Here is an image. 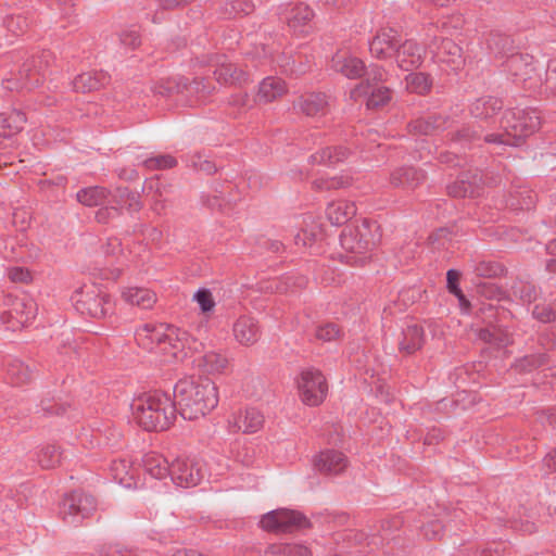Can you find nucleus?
Segmentation results:
<instances>
[{
    "label": "nucleus",
    "mask_w": 556,
    "mask_h": 556,
    "mask_svg": "<svg viewBox=\"0 0 556 556\" xmlns=\"http://www.w3.org/2000/svg\"><path fill=\"white\" fill-rule=\"evenodd\" d=\"M428 47L438 61L445 63L452 71H458L464 66L463 49L452 39L434 37Z\"/></svg>",
    "instance_id": "obj_13"
},
{
    "label": "nucleus",
    "mask_w": 556,
    "mask_h": 556,
    "mask_svg": "<svg viewBox=\"0 0 556 556\" xmlns=\"http://www.w3.org/2000/svg\"><path fill=\"white\" fill-rule=\"evenodd\" d=\"M503 109V101L498 98L485 96L477 99L472 104L470 112L473 117L486 119L498 113Z\"/></svg>",
    "instance_id": "obj_32"
},
{
    "label": "nucleus",
    "mask_w": 556,
    "mask_h": 556,
    "mask_svg": "<svg viewBox=\"0 0 556 556\" xmlns=\"http://www.w3.org/2000/svg\"><path fill=\"white\" fill-rule=\"evenodd\" d=\"M406 89L409 92L425 94L432 85L430 76L422 72L410 73L405 77Z\"/></svg>",
    "instance_id": "obj_46"
},
{
    "label": "nucleus",
    "mask_w": 556,
    "mask_h": 556,
    "mask_svg": "<svg viewBox=\"0 0 556 556\" xmlns=\"http://www.w3.org/2000/svg\"><path fill=\"white\" fill-rule=\"evenodd\" d=\"M191 164L195 169L203 172L206 175H212L216 172V165L212 161L203 159L201 154L193 155Z\"/></svg>",
    "instance_id": "obj_61"
},
{
    "label": "nucleus",
    "mask_w": 556,
    "mask_h": 556,
    "mask_svg": "<svg viewBox=\"0 0 556 556\" xmlns=\"http://www.w3.org/2000/svg\"><path fill=\"white\" fill-rule=\"evenodd\" d=\"M547 363V355L545 353L525 355L516 359L513 368L517 372H530Z\"/></svg>",
    "instance_id": "obj_47"
},
{
    "label": "nucleus",
    "mask_w": 556,
    "mask_h": 556,
    "mask_svg": "<svg viewBox=\"0 0 556 556\" xmlns=\"http://www.w3.org/2000/svg\"><path fill=\"white\" fill-rule=\"evenodd\" d=\"M477 293L486 300H504L507 293L501 287L491 282H480L476 286Z\"/></svg>",
    "instance_id": "obj_53"
},
{
    "label": "nucleus",
    "mask_w": 556,
    "mask_h": 556,
    "mask_svg": "<svg viewBox=\"0 0 556 556\" xmlns=\"http://www.w3.org/2000/svg\"><path fill=\"white\" fill-rule=\"evenodd\" d=\"M260 525L262 529L275 533H291L311 528V521L302 513L286 508L265 514Z\"/></svg>",
    "instance_id": "obj_8"
},
{
    "label": "nucleus",
    "mask_w": 556,
    "mask_h": 556,
    "mask_svg": "<svg viewBox=\"0 0 556 556\" xmlns=\"http://www.w3.org/2000/svg\"><path fill=\"white\" fill-rule=\"evenodd\" d=\"M298 387L303 403L308 406H317L323 403L328 392L326 378L321 371L314 368L301 372Z\"/></svg>",
    "instance_id": "obj_11"
},
{
    "label": "nucleus",
    "mask_w": 556,
    "mask_h": 556,
    "mask_svg": "<svg viewBox=\"0 0 556 556\" xmlns=\"http://www.w3.org/2000/svg\"><path fill=\"white\" fill-rule=\"evenodd\" d=\"M379 225L375 220L364 218L361 224L346 226L341 236V247L350 253L359 256H350L354 263L364 264L365 255L380 240Z\"/></svg>",
    "instance_id": "obj_4"
},
{
    "label": "nucleus",
    "mask_w": 556,
    "mask_h": 556,
    "mask_svg": "<svg viewBox=\"0 0 556 556\" xmlns=\"http://www.w3.org/2000/svg\"><path fill=\"white\" fill-rule=\"evenodd\" d=\"M174 403L186 420H197L213 410L218 404V391L208 378H184L174 387Z\"/></svg>",
    "instance_id": "obj_1"
},
{
    "label": "nucleus",
    "mask_w": 556,
    "mask_h": 556,
    "mask_svg": "<svg viewBox=\"0 0 556 556\" xmlns=\"http://www.w3.org/2000/svg\"><path fill=\"white\" fill-rule=\"evenodd\" d=\"M123 299L131 304L137 305L143 309L152 308L156 302V294L143 288H128L123 292Z\"/></svg>",
    "instance_id": "obj_36"
},
{
    "label": "nucleus",
    "mask_w": 556,
    "mask_h": 556,
    "mask_svg": "<svg viewBox=\"0 0 556 556\" xmlns=\"http://www.w3.org/2000/svg\"><path fill=\"white\" fill-rule=\"evenodd\" d=\"M136 422L146 431L167 430L176 418V404L166 393H146L130 405Z\"/></svg>",
    "instance_id": "obj_2"
},
{
    "label": "nucleus",
    "mask_w": 556,
    "mask_h": 556,
    "mask_svg": "<svg viewBox=\"0 0 556 556\" xmlns=\"http://www.w3.org/2000/svg\"><path fill=\"white\" fill-rule=\"evenodd\" d=\"M233 334L240 344L253 345L261 337L258 321L252 316H240L233 325Z\"/></svg>",
    "instance_id": "obj_26"
},
{
    "label": "nucleus",
    "mask_w": 556,
    "mask_h": 556,
    "mask_svg": "<svg viewBox=\"0 0 556 556\" xmlns=\"http://www.w3.org/2000/svg\"><path fill=\"white\" fill-rule=\"evenodd\" d=\"M363 77H365V80L352 91V94L355 92L367 93L368 89L378 87L380 83L386 80L387 71L381 65L370 64L368 67L365 66V73Z\"/></svg>",
    "instance_id": "obj_40"
},
{
    "label": "nucleus",
    "mask_w": 556,
    "mask_h": 556,
    "mask_svg": "<svg viewBox=\"0 0 556 556\" xmlns=\"http://www.w3.org/2000/svg\"><path fill=\"white\" fill-rule=\"evenodd\" d=\"M144 471L154 479H164L170 475V465L167 459L155 452H149L142 457Z\"/></svg>",
    "instance_id": "obj_29"
},
{
    "label": "nucleus",
    "mask_w": 556,
    "mask_h": 556,
    "mask_svg": "<svg viewBox=\"0 0 556 556\" xmlns=\"http://www.w3.org/2000/svg\"><path fill=\"white\" fill-rule=\"evenodd\" d=\"M316 228L317 227H314L309 231L303 229L301 232H298L294 237L295 244L307 247L317 241L323 235L320 231H317Z\"/></svg>",
    "instance_id": "obj_58"
},
{
    "label": "nucleus",
    "mask_w": 556,
    "mask_h": 556,
    "mask_svg": "<svg viewBox=\"0 0 556 556\" xmlns=\"http://www.w3.org/2000/svg\"><path fill=\"white\" fill-rule=\"evenodd\" d=\"M326 213L332 225L340 226L348 223L356 214V206L353 202L340 200L330 203Z\"/></svg>",
    "instance_id": "obj_30"
},
{
    "label": "nucleus",
    "mask_w": 556,
    "mask_h": 556,
    "mask_svg": "<svg viewBox=\"0 0 556 556\" xmlns=\"http://www.w3.org/2000/svg\"><path fill=\"white\" fill-rule=\"evenodd\" d=\"M193 362L201 372L208 375L222 374L228 366L227 357L215 351H208Z\"/></svg>",
    "instance_id": "obj_27"
},
{
    "label": "nucleus",
    "mask_w": 556,
    "mask_h": 556,
    "mask_svg": "<svg viewBox=\"0 0 556 556\" xmlns=\"http://www.w3.org/2000/svg\"><path fill=\"white\" fill-rule=\"evenodd\" d=\"M75 309L85 316L103 318L113 308L110 295L94 283H85L71 296Z\"/></svg>",
    "instance_id": "obj_6"
},
{
    "label": "nucleus",
    "mask_w": 556,
    "mask_h": 556,
    "mask_svg": "<svg viewBox=\"0 0 556 556\" xmlns=\"http://www.w3.org/2000/svg\"><path fill=\"white\" fill-rule=\"evenodd\" d=\"M97 509L96 498L83 491L66 494L60 508L62 519L77 525L80 519L90 517Z\"/></svg>",
    "instance_id": "obj_10"
},
{
    "label": "nucleus",
    "mask_w": 556,
    "mask_h": 556,
    "mask_svg": "<svg viewBox=\"0 0 556 556\" xmlns=\"http://www.w3.org/2000/svg\"><path fill=\"white\" fill-rule=\"evenodd\" d=\"M481 139V130L475 125H464L460 129L450 134V140L455 148L470 149Z\"/></svg>",
    "instance_id": "obj_34"
},
{
    "label": "nucleus",
    "mask_w": 556,
    "mask_h": 556,
    "mask_svg": "<svg viewBox=\"0 0 556 556\" xmlns=\"http://www.w3.org/2000/svg\"><path fill=\"white\" fill-rule=\"evenodd\" d=\"M505 71L516 80L527 83L532 78L535 71L533 58L529 54L514 52L507 55L503 62Z\"/></svg>",
    "instance_id": "obj_20"
},
{
    "label": "nucleus",
    "mask_w": 556,
    "mask_h": 556,
    "mask_svg": "<svg viewBox=\"0 0 556 556\" xmlns=\"http://www.w3.org/2000/svg\"><path fill=\"white\" fill-rule=\"evenodd\" d=\"M421 530L425 538L435 540L441 538L443 526L440 520H432L425 525Z\"/></svg>",
    "instance_id": "obj_63"
},
{
    "label": "nucleus",
    "mask_w": 556,
    "mask_h": 556,
    "mask_svg": "<svg viewBox=\"0 0 556 556\" xmlns=\"http://www.w3.org/2000/svg\"><path fill=\"white\" fill-rule=\"evenodd\" d=\"M214 76L217 81L223 84H241L247 80V75L242 70H239L236 64L226 62L223 60L222 62L216 61V68L214 70Z\"/></svg>",
    "instance_id": "obj_31"
},
{
    "label": "nucleus",
    "mask_w": 556,
    "mask_h": 556,
    "mask_svg": "<svg viewBox=\"0 0 556 556\" xmlns=\"http://www.w3.org/2000/svg\"><path fill=\"white\" fill-rule=\"evenodd\" d=\"M348 466V460L343 453L336 450H326L320 452L314 459V467L324 475H338Z\"/></svg>",
    "instance_id": "obj_24"
},
{
    "label": "nucleus",
    "mask_w": 556,
    "mask_h": 556,
    "mask_svg": "<svg viewBox=\"0 0 556 556\" xmlns=\"http://www.w3.org/2000/svg\"><path fill=\"white\" fill-rule=\"evenodd\" d=\"M293 110L308 117L324 116L329 109V97L325 92H305L293 101Z\"/></svg>",
    "instance_id": "obj_16"
},
{
    "label": "nucleus",
    "mask_w": 556,
    "mask_h": 556,
    "mask_svg": "<svg viewBox=\"0 0 556 556\" xmlns=\"http://www.w3.org/2000/svg\"><path fill=\"white\" fill-rule=\"evenodd\" d=\"M425 173L414 166H402L390 174V184L394 188L415 190L425 181Z\"/></svg>",
    "instance_id": "obj_23"
},
{
    "label": "nucleus",
    "mask_w": 556,
    "mask_h": 556,
    "mask_svg": "<svg viewBox=\"0 0 556 556\" xmlns=\"http://www.w3.org/2000/svg\"><path fill=\"white\" fill-rule=\"evenodd\" d=\"M99 556H136L131 549H128L124 547L123 545L116 543V544H109L106 546H103L100 552Z\"/></svg>",
    "instance_id": "obj_60"
},
{
    "label": "nucleus",
    "mask_w": 556,
    "mask_h": 556,
    "mask_svg": "<svg viewBox=\"0 0 556 556\" xmlns=\"http://www.w3.org/2000/svg\"><path fill=\"white\" fill-rule=\"evenodd\" d=\"M424 48L414 40L399 41L392 59L401 70L409 71L418 67L424 58Z\"/></svg>",
    "instance_id": "obj_18"
},
{
    "label": "nucleus",
    "mask_w": 556,
    "mask_h": 556,
    "mask_svg": "<svg viewBox=\"0 0 556 556\" xmlns=\"http://www.w3.org/2000/svg\"><path fill=\"white\" fill-rule=\"evenodd\" d=\"M486 46L495 56H507L513 49V40L507 35L492 33L486 39Z\"/></svg>",
    "instance_id": "obj_45"
},
{
    "label": "nucleus",
    "mask_w": 556,
    "mask_h": 556,
    "mask_svg": "<svg viewBox=\"0 0 556 556\" xmlns=\"http://www.w3.org/2000/svg\"><path fill=\"white\" fill-rule=\"evenodd\" d=\"M152 91L154 94L162 97H172L175 93H186L187 96L202 93L204 96L210 92L203 78H194L190 81L186 77L162 79L155 83L152 87Z\"/></svg>",
    "instance_id": "obj_12"
},
{
    "label": "nucleus",
    "mask_w": 556,
    "mask_h": 556,
    "mask_svg": "<svg viewBox=\"0 0 556 556\" xmlns=\"http://www.w3.org/2000/svg\"><path fill=\"white\" fill-rule=\"evenodd\" d=\"M513 295L523 304H530L538 299V290L534 285L518 280L511 286Z\"/></svg>",
    "instance_id": "obj_48"
},
{
    "label": "nucleus",
    "mask_w": 556,
    "mask_h": 556,
    "mask_svg": "<svg viewBox=\"0 0 556 556\" xmlns=\"http://www.w3.org/2000/svg\"><path fill=\"white\" fill-rule=\"evenodd\" d=\"M170 480L178 486H195L202 479L203 473L199 464L188 458H176L170 464Z\"/></svg>",
    "instance_id": "obj_14"
},
{
    "label": "nucleus",
    "mask_w": 556,
    "mask_h": 556,
    "mask_svg": "<svg viewBox=\"0 0 556 556\" xmlns=\"http://www.w3.org/2000/svg\"><path fill=\"white\" fill-rule=\"evenodd\" d=\"M110 470L113 479L119 484L130 488L134 483V476L131 473V466L125 459L113 460Z\"/></svg>",
    "instance_id": "obj_44"
},
{
    "label": "nucleus",
    "mask_w": 556,
    "mask_h": 556,
    "mask_svg": "<svg viewBox=\"0 0 556 556\" xmlns=\"http://www.w3.org/2000/svg\"><path fill=\"white\" fill-rule=\"evenodd\" d=\"M472 271L477 277L494 279L505 276L507 269L502 263L497 261L481 260L473 263Z\"/></svg>",
    "instance_id": "obj_42"
},
{
    "label": "nucleus",
    "mask_w": 556,
    "mask_h": 556,
    "mask_svg": "<svg viewBox=\"0 0 556 556\" xmlns=\"http://www.w3.org/2000/svg\"><path fill=\"white\" fill-rule=\"evenodd\" d=\"M266 556H313L308 546L302 543H278L269 545Z\"/></svg>",
    "instance_id": "obj_39"
},
{
    "label": "nucleus",
    "mask_w": 556,
    "mask_h": 556,
    "mask_svg": "<svg viewBox=\"0 0 556 556\" xmlns=\"http://www.w3.org/2000/svg\"><path fill=\"white\" fill-rule=\"evenodd\" d=\"M110 77L104 72H87L77 75L73 80V87L78 92H91L105 86Z\"/></svg>",
    "instance_id": "obj_28"
},
{
    "label": "nucleus",
    "mask_w": 556,
    "mask_h": 556,
    "mask_svg": "<svg viewBox=\"0 0 556 556\" xmlns=\"http://www.w3.org/2000/svg\"><path fill=\"white\" fill-rule=\"evenodd\" d=\"M331 68L349 79H357L364 76L365 63L359 58L346 51H338L331 59Z\"/></svg>",
    "instance_id": "obj_19"
},
{
    "label": "nucleus",
    "mask_w": 556,
    "mask_h": 556,
    "mask_svg": "<svg viewBox=\"0 0 556 556\" xmlns=\"http://www.w3.org/2000/svg\"><path fill=\"white\" fill-rule=\"evenodd\" d=\"M287 92L286 83L278 77H266L258 88V100L265 103L275 101Z\"/></svg>",
    "instance_id": "obj_33"
},
{
    "label": "nucleus",
    "mask_w": 556,
    "mask_h": 556,
    "mask_svg": "<svg viewBox=\"0 0 556 556\" xmlns=\"http://www.w3.org/2000/svg\"><path fill=\"white\" fill-rule=\"evenodd\" d=\"M109 192L105 188L94 186L79 190L76 194L78 202L86 206L101 205L106 199Z\"/></svg>",
    "instance_id": "obj_43"
},
{
    "label": "nucleus",
    "mask_w": 556,
    "mask_h": 556,
    "mask_svg": "<svg viewBox=\"0 0 556 556\" xmlns=\"http://www.w3.org/2000/svg\"><path fill=\"white\" fill-rule=\"evenodd\" d=\"M340 329L336 324L320 325L315 330V338L323 342H330L339 338Z\"/></svg>",
    "instance_id": "obj_55"
},
{
    "label": "nucleus",
    "mask_w": 556,
    "mask_h": 556,
    "mask_svg": "<svg viewBox=\"0 0 556 556\" xmlns=\"http://www.w3.org/2000/svg\"><path fill=\"white\" fill-rule=\"evenodd\" d=\"M119 41L123 46L130 49H136L141 43L140 35L135 29L123 30L119 34Z\"/></svg>",
    "instance_id": "obj_62"
},
{
    "label": "nucleus",
    "mask_w": 556,
    "mask_h": 556,
    "mask_svg": "<svg viewBox=\"0 0 556 556\" xmlns=\"http://www.w3.org/2000/svg\"><path fill=\"white\" fill-rule=\"evenodd\" d=\"M121 214V211L117 206H104L97 211L96 219L100 224H106L111 219L117 217Z\"/></svg>",
    "instance_id": "obj_64"
},
{
    "label": "nucleus",
    "mask_w": 556,
    "mask_h": 556,
    "mask_svg": "<svg viewBox=\"0 0 556 556\" xmlns=\"http://www.w3.org/2000/svg\"><path fill=\"white\" fill-rule=\"evenodd\" d=\"M193 300L199 304L202 313H208L215 307V301L208 289H199L194 293Z\"/></svg>",
    "instance_id": "obj_56"
},
{
    "label": "nucleus",
    "mask_w": 556,
    "mask_h": 556,
    "mask_svg": "<svg viewBox=\"0 0 556 556\" xmlns=\"http://www.w3.org/2000/svg\"><path fill=\"white\" fill-rule=\"evenodd\" d=\"M532 316L541 323H552L556 318V309L545 304H538L533 307Z\"/></svg>",
    "instance_id": "obj_57"
},
{
    "label": "nucleus",
    "mask_w": 556,
    "mask_h": 556,
    "mask_svg": "<svg viewBox=\"0 0 556 556\" xmlns=\"http://www.w3.org/2000/svg\"><path fill=\"white\" fill-rule=\"evenodd\" d=\"M254 9L255 5L251 0H232L225 4V14L228 17L235 18L251 14Z\"/></svg>",
    "instance_id": "obj_52"
},
{
    "label": "nucleus",
    "mask_w": 556,
    "mask_h": 556,
    "mask_svg": "<svg viewBox=\"0 0 556 556\" xmlns=\"http://www.w3.org/2000/svg\"><path fill=\"white\" fill-rule=\"evenodd\" d=\"M62 453L52 444L43 446L38 453V463L42 468H54L61 463Z\"/></svg>",
    "instance_id": "obj_50"
},
{
    "label": "nucleus",
    "mask_w": 556,
    "mask_h": 556,
    "mask_svg": "<svg viewBox=\"0 0 556 556\" xmlns=\"http://www.w3.org/2000/svg\"><path fill=\"white\" fill-rule=\"evenodd\" d=\"M313 10L305 3H296L286 12L285 20L289 28L296 35H305L312 30Z\"/></svg>",
    "instance_id": "obj_21"
},
{
    "label": "nucleus",
    "mask_w": 556,
    "mask_h": 556,
    "mask_svg": "<svg viewBox=\"0 0 556 556\" xmlns=\"http://www.w3.org/2000/svg\"><path fill=\"white\" fill-rule=\"evenodd\" d=\"M33 375V368L20 359H13L8 363L7 377L14 386L28 383Z\"/></svg>",
    "instance_id": "obj_38"
},
{
    "label": "nucleus",
    "mask_w": 556,
    "mask_h": 556,
    "mask_svg": "<svg viewBox=\"0 0 556 556\" xmlns=\"http://www.w3.org/2000/svg\"><path fill=\"white\" fill-rule=\"evenodd\" d=\"M52 54L42 51L39 55L27 59L14 77L2 80L3 87L10 91L31 90L38 87L46 77Z\"/></svg>",
    "instance_id": "obj_5"
},
{
    "label": "nucleus",
    "mask_w": 556,
    "mask_h": 556,
    "mask_svg": "<svg viewBox=\"0 0 556 556\" xmlns=\"http://www.w3.org/2000/svg\"><path fill=\"white\" fill-rule=\"evenodd\" d=\"M450 127V118L440 114L418 117L407 124V130L413 135H433Z\"/></svg>",
    "instance_id": "obj_25"
},
{
    "label": "nucleus",
    "mask_w": 556,
    "mask_h": 556,
    "mask_svg": "<svg viewBox=\"0 0 556 556\" xmlns=\"http://www.w3.org/2000/svg\"><path fill=\"white\" fill-rule=\"evenodd\" d=\"M426 342L425 330L420 325L412 324L402 329L397 338V349L403 355H413Z\"/></svg>",
    "instance_id": "obj_22"
},
{
    "label": "nucleus",
    "mask_w": 556,
    "mask_h": 556,
    "mask_svg": "<svg viewBox=\"0 0 556 556\" xmlns=\"http://www.w3.org/2000/svg\"><path fill=\"white\" fill-rule=\"evenodd\" d=\"M8 277L13 282L28 283L31 281V273L24 267H10L8 269Z\"/></svg>",
    "instance_id": "obj_59"
},
{
    "label": "nucleus",
    "mask_w": 556,
    "mask_h": 556,
    "mask_svg": "<svg viewBox=\"0 0 556 556\" xmlns=\"http://www.w3.org/2000/svg\"><path fill=\"white\" fill-rule=\"evenodd\" d=\"M399 41L397 30L393 28H380L371 40H369L371 56L378 60L392 59Z\"/></svg>",
    "instance_id": "obj_15"
},
{
    "label": "nucleus",
    "mask_w": 556,
    "mask_h": 556,
    "mask_svg": "<svg viewBox=\"0 0 556 556\" xmlns=\"http://www.w3.org/2000/svg\"><path fill=\"white\" fill-rule=\"evenodd\" d=\"M370 89L371 90L367 92L369 93L366 102L368 109H378L387 105L391 101L392 91L390 88L378 86Z\"/></svg>",
    "instance_id": "obj_49"
},
{
    "label": "nucleus",
    "mask_w": 556,
    "mask_h": 556,
    "mask_svg": "<svg viewBox=\"0 0 556 556\" xmlns=\"http://www.w3.org/2000/svg\"><path fill=\"white\" fill-rule=\"evenodd\" d=\"M26 123V116L21 111H11L9 113H0V135L10 137L20 132Z\"/></svg>",
    "instance_id": "obj_37"
},
{
    "label": "nucleus",
    "mask_w": 556,
    "mask_h": 556,
    "mask_svg": "<svg viewBox=\"0 0 556 556\" xmlns=\"http://www.w3.org/2000/svg\"><path fill=\"white\" fill-rule=\"evenodd\" d=\"M502 128L511 139L513 147H519L541 126V117L535 109H513L504 113Z\"/></svg>",
    "instance_id": "obj_7"
},
{
    "label": "nucleus",
    "mask_w": 556,
    "mask_h": 556,
    "mask_svg": "<svg viewBox=\"0 0 556 556\" xmlns=\"http://www.w3.org/2000/svg\"><path fill=\"white\" fill-rule=\"evenodd\" d=\"M137 340L151 352L159 354L166 364L182 361L185 343L172 327L143 325L136 331Z\"/></svg>",
    "instance_id": "obj_3"
},
{
    "label": "nucleus",
    "mask_w": 556,
    "mask_h": 556,
    "mask_svg": "<svg viewBox=\"0 0 556 556\" xmlns=\"http://www.w3.org/2000/svg\"><path fill=\"white\" fill-rule=\"evenodd\" d=\"M349 155V150L343 147H327L311 155L313 164L334 165L344 161Z\"/></svg>",
    "instance_id": "obj_41"
},
{
    "label": "nucleus",
    "mask_w": 556,
    "mask_h": 556,
    "mask_svg": "<svg viewBox=\"0 0 556 556\" xmlns=\"http://www.w3.org/2000/svg\"><path fill=\"white\" fill-rule=\"evenodd\" d=\"M264 421V415L258 409L250 407L239 415L236 425L243 433L252 434L263 428Z\"/></svg>",
    "instance_id": "obj_35"
},
{
    "label": "nucleus",
    "mask_w": 556,
    "mask_h": 556,
    "mask_svg": "<svg viewBox=\"0 0 556 556\" xmlns=\"http://www.w3.org/2000/svg\"><path fill=\"white\" fill-rule=\"evenodd\" d=\"M482 186L483 178L480 172H465L458 180L447 187V193L454 198H475L480 195Z\"/></svg>",
    "instance_id": "obj_17"
},
{
    "label": "nucleus",
    "mask_w": 556,
    "mask_h": 556,
    "mask_svg": "<svg viewBox=\"0 0 556 556\" xmlns=\"http://www.w3.org/2000/svg\"><path fill=\"white\" fill-rule=\"evenodd\" d=\"M177 165V160L170 154H160L142 161V166L149 170L169 169Z\"/></svg>",
    "instance_id": "obj_51"
},
{
    "label": "nucleus",
    "mask_w": 556,
    "mask_h": 556,
    "mask_svg": "<svg viewBox=\"0 0 556 556\" xmlns=\"http://www.w3.org/2000/svg\"><path fill=\"white\" fill-rule=\"evenodd\" d=\"M3 305L8 307L0 313V319L9 329L24 327L36 315V304L33 300L8 295Z\"/></svg>",
    "instance_id": "obj_9"
},
{
    "label": "nucleus",
    "mask_w": 556,
    "mask_h": 556,
    "mask_svg": "<svg viewBox=\"0 0 556 556\" xmlns=\"http://www.w3.org/2000/svg\"><path fill=\"white\" fill-rule=\"evenodd\" d=\"M4 25H5L7 29L9 31H11L12 34L21 35L27 30L29 23L26 17L17 14V15L7 16V18L4 20Z\"/></svg>",
    "instance_id": "obj_54"
}]
</instances>
